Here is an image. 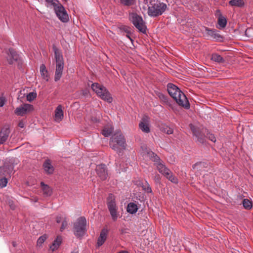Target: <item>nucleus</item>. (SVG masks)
<instances>
[{
	"label": "nucleus",
	"mask_w": 253,
	"mask_h": 253,
	"mask_svg": "<svg viewBox=\"0 0 253 253\" xmlns=\"http://www.w3.org/2000/svg\"><path fill=\"white\" fill-rule=\"evenodd\" d=\"M143 153L144 154H146L147 157L155 162V165L160 173L172 182L175 183L178 182L177 179L173 175L172 172L161 162V160L157 155L150 150H147V148H145Z\"/></svg>",
	"instance_id": "1"
},
{
	"label": "nucleus",
	"mask_w": 253,
	"mask_h": 253,
	"mask_svg": "<svg viewBox=\"0 0 253 253\" xmlns=\"http://www.w3.org/2000/svg\"><path fill=\"white\" fill-rule=\"evenodd\" d=\"M169 94L179 105L186 109H189L190 104L185 95L174 84L169 83L167 85Z\"/></svg>",
	"instance_id": "2"
},
{
	"label": "nucleus",
	"mask_w": 253,
	"mask_h": 253,
	"mask_svg": "<svg viewBox=\"0 0 253 253\" xmlns=\"http://www.w3.org/2000/svg\"><path fill=\"white\" fill-rule=\"evenodd\" d=\"M110 146L112 149L120 154L122 151L119 148V146L121 147L122 149L126 148V142L124 136L121 133L114 134L111 138Z\"/></svg>",
	"instance_id": "3"
},
{
	"label": "nucleus",
	"mask_w": 253,
	"mask_h": 253,
	"mask_svg": "<svg viewBox=\"0 0 253 253\" xmlns=\"http://www.w3.org/2000/svg\"><path fill=\"white\" fill-rule=\"evenodd\" d=\"M107 206L112 220L116 221L120 214L115 197L113 194H110L107 198Z\"/></svg>",
	"instance_id": "4"
},
{
	"label": "nucleus",
	"mask_w": 253,
	"mask_h": 253,
	"mask_svg": "<svg viewBox=\"0 0 253 253\" xmlns=\"http://www.w3.org/2000/svg\"><path fill=\"white\" fill-rule=\"evenodd\" d=\"M86 219L84 216L77 219L74 224L73 232L77 237H83L86 232Z\"/></svg>",
	"instance_id": "5"
},
{
	"label": "nucleus",
	"mask_w": 253,
	"mask_h": 253,
	"mask_svg": "<svg viewBox=\"0 0 253 253\" xmlns=\"http://www.w3.org/2000/svg\"><path fill=\"white\" fill-rule=\"evenodd\" d=\"M91 88L103 100L109 103H111L112 101V97L111 96L108 90L104 86L98 83H93L91 85Z\"/></svg>",
	"instance_id": "6"
},
{
	"label": "nucleus",
	"mask_w": 253,
	"mask_h": 253,
	"mask_svg": "<svg viewBox=\"0 0 253 253\" xmlns=\"http://www.w3.org/2000/svg\"><path fill=\"white\" fill-rule=\"evenodd\" d=\"M167 7V4L156 0V3H153V5L149 6L148 13L149 16H159L162 15L166 10Z\"/></svg>",
	"instance_id": "7"
},
{
	"label": "nucleus",
	"mask_w": 253,
	"mask_h": 253,
	"mask_svg": "<svg viewBox=\"0 0 253 253\" xmlns=\"http://www.w3.org/2000/svg\"><path fill=\"white\" fill-rule=\"evenodd\" d=\"M130 21L139 32L146 34L147 26L142 17H130Z\"/></svg>",
	"instance_id": "8"
},
{
	"label": "nucleus",
	"mask_w": 253,
	"mask_h": 253,
	"mask_svg": "<svg viewBox=\"0 0 253 253\" xmlns=\"http://www.w3.org/2000/svg\"><path fill=\"white\" fill-rule=\"evenodd\" d=\"M33 110L34 107L32 105L23 103L15 109L14 113L17 116H24L33 111Z\"/></svg>",
	"instance_id": "9"
},
{
	"label": "nucleus",
	"mask_w": 253,
	"mask_h": 253,
	"mask_svg": "<svg viewBox=\"0 0 253 253\" xmlns=\"http://www.w3.org/2000/svg\"><path fill=\"white\" fill-rule=\"evenodd\" d=\"M96 171L98 176L102 179L105 180L108 176V172L105 165L101 164L96 166Z\"/></svg>",
	"instance_id": "10"
},
{
	"label": "nucleus",
	"mask_w": 253,
	"mask_h": 253,
	"mask_svg": "<svg viewBox=\"0 0 253 253\" xmlns=\"http://www.w3.org/2000/svg\"><path fill=\"white\" fill-rule=\"evenodd\" d=\"M10 133L9 127L4 126L0 131V145L3 144L8 139Z\"/></svg>",
	"instance_id": "11"
},
{
	"label": "nucleus",
	"mask_w": 253,
	"mask_h": 253,
	"mask_svg": "<svg viewBox=\"0 0 253 253\" xmlns=\"http://www.w3.org/2000/svg\"><path fill=\"white\" fill-rule=\"evenodd\" d=\"M207 36L215 41H221L222 37L219 34V32L216 29H206Z\"/></svg>",
	"instance_id": "12"
},
{
	"label": "nucleus",
	"mask_w": 253,
	"mask_h": 253,
	"mask_svg": "<svg viewBox=\"0 0 253 253\" xmlns=\"http://www.w3.org/2000/svg\"><path fill=\"white\" fill-rule=\"evenodd\" d=\"M64 67V63L56 64L54 81L57 82L61 78Z\"/></svg>",
	"instance_id": "13"
},
{
	"label": "nucleus",
	"mask_w": 253,
	"mask_h": 253,
	"mask_svg": "<svg viewBox=\"0 0 253 253\" xmlns=\"http://www.w3.org/2000/svg\"><path fill=\"white\" fill-rule=\"evenodd\" d=\"M108 233V230L106 228H104L101 230L100 235L97 239V247L101 246L104 243L107 239Z\"/></svg>",
	"instance_id": "14"
},
{
	"label": "nucleus",
	"mask_w": 253,
	"mask_h": 253,
	"mask_svg": "<svg viewBox=\"0 0 253 253\" xmlns=\"http://www.w3.org/2000/svg\"><path fill=\"white\" fill-rule=\"evenodd\" d=\"M53 50L54 53L56 64L64 63L61 51L55 46H53Z\"/></svg>",
	"instance_id": "15"
},
{
	"label": "nucleus",
	"mask_w": 253,
	"mask_h": 253,
	"mask_svg": "<svg viewBox=\"0 0 253 253\" xmlns=\"http://www.w3.org/2000/svg\"><path fill=\"white\" fill-rule=\"evenodd\" d=\"M54 117L55 121L57 122H60L63 119L64 115L61 105H59L56 107L55 110Z\"/></svg>",
	"instance_id": "16"
},
{
	"label": "nucleus",
	"mask_w": 253,
	"mask_h": 253,
	"mask_svg": "<svg viewBox=\"0 0 253 253\" xmlns=\"http://www.w3.org/2000/svg\"><path fill=\"white\" fill-rule=\"evenodd\" d=\"M139 126L140 129L145 133H149L150 131L146 117L142 119V121L139 123Z\"/></svg>",
	"instance_id": "17"
},
{
	"label": "nucleus",
	"mask_w": 253,
	"mask_h": 253,
	"mask_svg": "<svg viewBox=\"0 0 253 253\" xmlns=\"http://www.w3.org/2000/svg\"><path fill=\"white\" fill-rule=\"evenodd\" d=\"M190 128L192 130L193 134L197 138V141L200 143L204 144L205 142L204 137L200 133H199V131H198L195 126L192 125H190Z\"/></svg>",
	"instance_id": "18"
},
{
	"label": "nucleus",
	"mask_w": 253,
	"mask_h": 253,
	"mask_svg": "<svg viewBox=\"0 0 253 253\" xmlns=\"http://www.w3.org/2000/svg\"><path fill=\"white\" fill-rule=\"evenodd\" d=\"M54 10L56 16H68L64 7L60 3L54 8Z\"/></svg>",
	"instance_id": "19"
},
{
	"label": "nucleus",
	"mask_w": 253,
	"mask_h": 253,
	"mask_svg": "<svg viewBox=\"0 0 253 253\" xmlns=\"http://www.w3.org/2000/svg\"><path fill=\"white\" fill-rule=\"evenodd\" d=\"M40 72L42 78L46 82H48L49 81V76L44 64H42L40 66Z\"/></svg>",
	"instance_id": "20"
},
{
	"label": "nucleus",
	"mask_w": 253,
	"mask_h": 253,
	"mask_svg": "<svg viewBox=\"0 0 253 253\" xmlns=\"http://www.w3.org/2000/svg\"><path fill=\"white\" fill-rule=\"evenodd\" d=\"M62 242V238L61 236H58L54 240L51 245L49 247L52 252L57 250Z\"/></svg>",
	"instance_id": "21"
},
{
	"label": "nucleus",
	"mask_w": 253,
	"mask_h": 253,
	"mask_svg": "<svg viewBox=\"0 0 253 253\" xmlns=\"http://www.w3.org/2000/svg\"><path fill=\"white\" fill-rule=\"evenodd\" d=\"M44 171L48 174L53 172L54 169L49 160H46L43 164Z\"/></svg>",
	"instance_id": "22"
},
{
	"label": "nucleus",
	"mask_w": 253,
	"mask_h": 253,
	"mask_svg": "<svg viewBox=\"0 0 253 253\" xmlns=\"http://www.w3.org/2000/svg\"><path fill=\"white\" fill-rule=\"evenodd\" d=\"M227 20L225 17H218L216 27L220 30L224 29L227 25Z\"/></svg>",
	"instance_id": "23"
},
{
	"label": "nucleus",
	"mask_w": 253,
	"mask_h": 253,
	"mask_svg": "<svg viewBox=\"0 0 253 253\" xmlns=\"http://www.w3.org/2000/svg\"><path fill=\"white\" fill-rule=\"evenodd\" d=\"M8 54L9 57V64H12L14 61H17L18 59V55L17 54L15 51L12 48L9 49Z\"/></svg>",
	"instance_id": "24"
},
{
	"label": "nucleus",
	"mask_w": 253,
	"mask_h": 253,
	"mask_svg": "<svg viewBox=\"0 0 253 253\" xmlns=\"http://www.w3.org/2000/svg\"><path fill=\"white\" fill-rule=\"evenodd\" d=\"M41 185L42 187L43 194L45 197L50 196L52 194V190L50 188L43 182H41Z\"/></svg>",
	"instance_id": "25"
},
{
	"label": "nucleus",
	"mask_w": 253,
	"mask_h": 253,
	"mask_svg": "<svg viewBox=\"0 0 253 253\" xmlns=\"http://www.w3.org/2000/svg\"><path fill=\"white\" fill-rule=\"evenodd\" d=\"M138 210V207L136 204L131 202L127 205L126 211L130 214L135 213Z\"/></svg>",
	"instance_id": "26"
},
{
	"label": "nucleus",
	"mask_w": 253,
	"mask_h": 253,
	"mask_svg": "<svg viewBox=\"0 0 253 253\" xmlns=\"http://www.w3.org/2000/svg\"><path fill=\"white\" fill-rule=\"evenodd\" d=\"M229 3L232 6L239 7H243L245 4V2L243 0H231L229 1Z\"/></svg>",
	"instance_id": "27"
},
{
	"label": "nucleus",
	"mask_w": 253,
	"mask_h": 253,
	"mask_svg": "<svg viewBox=\"0 0 253 253\" xmlns=\"http://www.w3.org/2000/svg\"><path fill=\"white\" fill-rule=\"evenodd\" d=\"M113 131V127L111 126H105L102 131V134L105 136L108 137L111 135Z\"/></svg>",
	"instance_id": "28"
},
{
	"label": "nucleus",
	"mask_w": 253,
	"mask_h": 253,
	"mask_svg": "<svg viewBox=\"0 0 253 253\" xmlns=\"http://www.w3.org/2000/svg\"><path fill=\"white\" fill-rule=\"evenodd\" d=\"M48 7L53 8V9L60 4L58 0H45Z\"/></svg>",
	"instance_id": "29"
},
{
	"label": "nucleus",
	"mask_w": 253,
	"mask_h": 253,
	"mask_svg": "<svg viewBox=\"0 0 253 253\" xmlns=\"http://www.w3.org/2000/svg\"><path fill=\"white\" fill-rule=\"evenodd\" d=\"M242 204L244 208L246 210H250L253 207L252 202L248 199H244Z\"/></svg>",
	"instance_id": "30"
},
{
	"label": "nucleus",
	"mask_w": 253,
	"mask_h": 253,
	"mask_svg": "<svg viewBox=\"0 0 253 253\" xmlns=\"http://www.w3.org/2000/svg\"><path fill=\"white\" fill-rule=\"evenodd\" d=\"M211 59L212 60L218 63H222L224 61L222 57L216 53L212 54Z\"/></svg>",
	"instance_id": "31"
},
{
	"label": "nucleus",
	"mask_w": 253,
	"mask_h": 253,
	"mask_svg": "<svg viewBox=\"0 0 253 253\" xmlns=\"http://www.w3.org/2000/svg\"><path fill=\"white\" fill-rule=\"evenodd\" d=\"M47 236L46 235L44 234L39 238L37 242V246L38 247H42V244L44 242V241L47 239Z\"/></svg>",
	"instance_id": "32"
},
{
	"label": "nucleus",
	"mask_w": 253,
	"mask_h": 253,
	"mask_svg": "<svg viewBox=\"0 0 253 253\" xmlns=\"http://www.w3.org/2000/svg\"><path fill=\"white\" fill-rule=\"evenodd\" d=\"M161 130L168 134H171L173 133V129L167 126H162L161 128Z\"/></svg>",
	"instance_id": "33"
},
{
	"label": "nucleus",
	"mask_w": 253,
	"mask_h": 253,
	"mask_svg": "<svg viewBox=\"0 0 253 253\" xmlns=\"http://www.w3.org/2000/svg\"><path fill=\"white\" fill-rule=\"evenodd\" d=\"M141 186L143 190H144L146 192L148 193L152 192L151 188L150 187L147 181H145L144 183H142Z\"/></svg>",
	"instance_id": "34"
},
{
	"label": "nucleus",
	"mask_w": 253,
	"mask_h": 253,
	"mask_svg": "<svg viewBox=\"0 0 253 253\" xmlns=\"http://www.w3.org/2000/svg\"><path fill=\"white\" fill-rule=\"evenodd\" d=\"M37 94L36 92H30L29 93L27 94L26 98L28 101L31 102L37 97Z\"/></svg>",
	"instance_id": "35"
},
{
	"label": "nucleus",
	"mask_w": 253,
	"mask_h": 253,
	"mask_svg": "<svg viewBox=\"0 0 253 253\" xmlns=\"http://www.w3.org/2000/svg\"><path fill=\"white\" fill-rule=\"evenodd\" d=\"M68 220L66 217L64 216V219L62 222V225L60 227V231L63 232L65 229L68 227Z\"/></svg>",
	"instance_id": "36"
},
{
	"label": "nucleus",
	"mask_w": 253,
	"mask_h": 253,
	"mask_svg": "<svg viewBox=\"0 0 253 253\" xmlns=\"http://www.w3.org/2000/svg\"><path fill=\"white\" fill-rule=\"evenodd\" d=\"M120 2L125 6H130L133 4L134 0H120Z\"/></svg>",
	"instance_id": "37"
},
{
	"label": "nucleus",
	"mask_w": 253,
	"mask_h": 253,
	"mask_svg": "<svg viewBox=\"0 0 253 253\" xmlns=\"http://www.w3.org/2000/svg\"><path fill=\"white\" fill-rule=\"evenodd\" d=\"M7 184V179L6 178H1L0 179V187L4 188L6 186Z\"/></svg>",
	"instance_id": "38"
},
{
	"label": "nucleus",
	"mask_w": 253,
	"mask_h": 253,
	"mask_svg": "<svg viewBox=\"0 0 253 253\" xmlns=\"http://www.w3.org/2000/svg\"><path fill=\"white\" fill-rule=\"evenodd\" d=\"M207 137L212 142H215L216 141V138L214 136V135L212 133H207Z\"/></svg>",
	"instance_id": "39"
},
{
	"label": "nucleus",
	"mask_w": 253,
	"mask_h": 253,
	"mask_svg": "<svg viewBox=\"0 0 253 253\" xmlns=\"http://www.w3.org/2000/svg\"><path fill=\"white\" fill-rule=\"evenodd\" d=\"M156 1L155 0H144V2L147 4V6H151L153 5V3H156Z\"/></svg>",
	"instance_id": "40"
},
{
	"label": "nucleus",
	"mask_w": 253,
	"mask_h": 253,
	"mask_svg": "<svg viewBox=\"0 0 253 253\" xmlns=\"http://www.w3.org/2000/svg\"><path fill=\"white\" fill-rule=\"evenodd\" d=\"M204 165V163L199 162V163H196V164L193 165V168L194 169H198L202 167Z\"/></svg>",
	"instance_id": "41"
},
{
	"label": "nucleus",
	"mask_w": 253,
	"mask_h": 253,
	"mask_svg": "<svg viewBox=\"0 0 253 253\" xmlns=\"http://www.w3.org/2000/svg\"><path fill=\"white\" fill-rule=\"evenodd\" d=\"M63 22L66 23L69 21V17H58Z\"/></svg>",
	"instance_id": "42"
},
{
	"label": "nucleus",
	"mask_w": 253,
	"mask_h": 253,
	"mask_svg": "<svg viewBox=\"0 0 253 253\" xmlns=\"http://www.w3.org/2000/svg\"><path fill=\"white\" fill-rule=\"evenodd\" d=\"M5 103V99L3 97H0V107H2L4 106Z\"/></svg>",
	"instance_id": "43"
},
{
	"label": "nucleus",
	"mask_w": 253,
	"mask_h": 253,
	"mask_svg": "<svg viewBox=\"0 0 253 253\" xmlns=\"http://www.w3.org/2000/svg\"><path fill=\"white\" fill-rule=\"evenodd\" d=\"M63 219H64V216H57L56 218V222L58 223H59L61 221L62 222Z\"/></svg>",
	"instance_id": "44"
},
{
	"label": "nucleus",
	"mask_w": 253,
	"mask_h": 253,
	"mask_svg": "<svg viewBox=\"0 0 253 253\" xmlns=\"http://www.w3.org/2000/svg\"><path fill=\"white\" fill-rule=\"evenodd\" d=\"M123 29L128 34L130 33L131 32L130 29L126 26H124Z\"/></svg>",
	"instance_id": "45"
},
{
	"label": "nucleus",
	"mask_w": 253,
	"mask_h": 253,
	"mask_svg": "<svg viewBox=\"0 0 253 253\" xmlns=\"http://www.w3.org/2000/svg\"><path fill=\"white\" fill-rule=\"evenodd\" d=\"M18 126L21 128H23L24 127V123L23 121H20L18 124Z\"/></svg>",
	"instance_id": "46"
},
{
	"label": "nucleus",
	"mask_w": 253,
	"mask_h": 253,
	"mask_svg": "<svg viewBox=\"0 0 253 253\" xmlns=\"http://www.w3.org/2000/svg\"><path fill=\"white\" fill-rule=\"evenodd\" d=\"M12 203H13L12 201L9 202V206H10L11 209L13 210L15 209V206L13 205Z\"/></svg>",
	"instance_id": "47"
},
{
	"label": "nucleus",
	"mask_w": 253,
	"mask_h": 253,
	"mask_svg": "<svg viewBox=\"0 0 253 253\" xmlns=\"http://www.w3.org/2000/svg\"><path fill=\"white\" fill-rule=\"evenodd\" d=\"M215 16H222V14L219 10H216V13L215 14Z\"/></svg>",
	"instance_id": "48"
},
{
	"label": "nucleus",
	"mask_w": 253,
	"mask_h": 253,
	"mask_svg": "<svg viewBox=\"0 0 253 253\" xmlns=\"http://www.w3.org/2000/svg\"><path fill=\"white\" fill-rule=\"evenodd\" d=\"M252 30H253L252 29H247L246 31V35H248L249 34V33Z\"/></svg>",
	"instance_id": "49"
},
{
	"label": "nucleus",
	"mask_w": 253,
	"mask_h": 253,
	"mask_svg": "<svg viewBox=\"0 0 253 253\" xmlns=\"http://www.w3.org/2000/svg\"><path fill=\"white\" fill-rule=\"evenodd\" d=\"M118 253H129L127 251H121L120 252H119Z\"/></svg>",
	"instance_id": "50"
},
{
	"label": "nucleus",
	"mask_w": 253,
	"mask_h": 253,
	"mask_svg": "<svg viewBox=\"0 0 253 253\" xmlns=\"http://www.w3.org/2000/svg\"><path fill=\"white\" fill-rule=\"evenodd\" d=\"M71 253H79V252H78V251H77L76 250H74L73 252H72Z\"/></svg>",
	"instance_id": "51"
},
{
	"label": "nucleus",
	"mask_w": 253,
	"mask_h": 253,
	"mask_svg": "<svg viewBox=\"0 0 253 253\" xmlns=\"http://www.w3.org/2000/svg\"><path fill=\"white\" fill-rule=\"evenodd\" d=\"M129 16H138L137 14H134L133 13H131L130 14Z\"/></svg>",
	"instance_id": "52"
},
{
	"label": "nucleus",
	"mask_w": 253,
	"mask_h": 253,
	"mask_svg": "<svg viewBox=\"0 0 253 253\" xmlns=\"http://www.w3.org/2000/svg\"><path fill=\"white\" fill-rule=\"evenodd\" d=\"M63 0V1H67V0Z\"/></svg>",
	"instance_id": "53"
},
{
	"label": "nucleus",
	"mask_w": 253,
	"mask_h": 253,
	"mask_svg": "<svg viewBox=\"0 0 253 253\" xmlns=\"http://www.w3.org/2000/svg\"><path fill=\"white\" fill-rule=\"evenodd\" d=\"M162 97H163V98L165 97L164 95H162Z\"/></svg>",
	"instance_id": "54"
},
{
	"label": "nucleus",
	"mask_w": 253,
	"mask_h": 253,
	"mask_svg": "<svg viewBox=\"0 0 253 253\" xmlns=\"http://www.w3.org/2000/svg\"><path fill=\"white\" fill-rule=\"evenodd\" d=\"M240 197H241V198H242V195H240Z\"/></svg>",
	"instance_id": "55"
},
{
	"label": "nucleus",
	"mask_w": 253,
	"mask_h": 253,
	"mask_svg": "<svg viewBox=\"0 0 253 253\" xmlns=\"http://www.w3.org/2000/svg\"><path fill=\"white\" fill-rule=\"evenodd\" d=\"M127 37L128 38H129L130 39V38L129 36H127Z\"/></svg>",
	"instance_id": "56"
}]
</instances>
